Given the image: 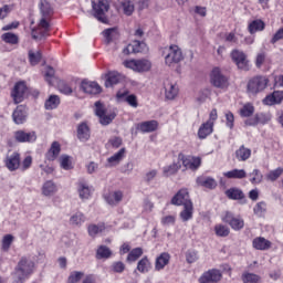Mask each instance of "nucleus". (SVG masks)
Here are the masks:
<instances>
[{
	"mask_svg": "<svg viewBox=\"0 0 283 283\" xmlns=\"http://www.w3.org/2000/svg\"><path fill=\"white\" fill-rule=\"evenodd\" d=\"M104 198L107 205H109L111 207H116L120 205V202L123 201V191L120 190L113 191L108 195H105Z\"/></svg>",
	"mask_w": 283,
	"mask_h": 283,
	"instance_id": "20",
	"label": "nucleus"
},
{
	"mask_svg": "<svg viewBox=\"0 0 283 283\" xmlns=\"http://www.w3.org/2000/svg\"><path fill=\"white\" fill-rule=\"evenodd\" d=\"M202 165V159L200 157H192V160L190 161L188 169H191L192 171H196Z\"/></svg>",
	"mask_w": 283,
	"mask_h": 283,
	"instance_id": "62",
	"label": "nucleus"
},
{
	"mask_svg": "<svg viewBox=\"0 0 283 283\" xmlns=\"http://www.w3.org/2000/svg\"><path fill=\"white\" fill-rule=\"evenodd\" d=\"M78 193L82 200H88L90 196H92V189L85 182H80L78 185Z\"/></svg>",
	"mask_w": 283,
	"mask_h": 283,
	"instance_id": "41",
	"label": "nucleus"
},
{
	"mask_svg": "<svg viewBox=\"0 0 283 283\" xmlns=\"http://www.w3.org/2000/svg\"><path fill=\"white\" fill-rule=\"evenodd\" d=\"M229 200H244V192L240 188H230L226 190Z\"/></svg>",
	"mask_w": 283,
	"mask_h": 283,
	"instance_id": "31",
	"label": "nucleus"
},
{
	"mask_svg": "<svg viewBox=\"0 0 283 283\" xmlns=\"http://www.w3.org/2000/svg\"><path fill=\"white\" fill-rule=\"evenodd\" d=\"M254 216L262 218L266 213V202H258L253 208Z\"/></svg>",
	"mask_w": 283,
	"mask_h": 283,
	"instance_id": "49",
	"label": "nucleus"
},
{
	"mask_svg": "<svg viewBox=\"0 0 283 283\" xmlns=\"http://www.w3.org/2000/svg\"><path fill=\"white\" fill-rule=\"evenodd\" d=\"M41 59H43L41 51H29V62L31 65H39V63H41Z\"/></svg>",
	"mask_w": 283,
	"mask_h": 283,
	"instance_id": "47",
	"label": "nucleus"
},
{
	"mask_svg": "<svg viewBox=\"0 0 283 283\" xmlns=\"http://www.w3.org/2000/svg\"><path fill=\"white\" fill-rule=\"evenodd\" d=\"M231 59L239 67V70H243L244 72H249V60H247V54L240 50H233L231 52Z\"/></svg>",
	"mask_w": 283,
	"mask_h": 283,
	"instance_id": "11",
	"label": "nucleus"
},
{
	"mask_svg": "<svg viewBox=\"0 0 283 283\" xmlns=\"http://www.w3.org/2000/svg\"><path fill=\"white\" fill-rule=\"evenodd\" d=\"M250 176V182L252 185H260L264 180V175H262V171L260 169H253L252 172L249 174Z\"/></svg>",
	"mask_w": 283,
	"mask_h": 283,
	"instance_id": "42",
	"label": "nucleus"
},
{
	"mask_svg": "<svg viewBox=\"0 0 283 283\" xmlns=\"http://www.w3.org/2000/svg\"><path fill=\"white\" fill-rule=\"evenodd\" d=\"M182 60V51L178 45H170L166 50L165 61L166 65H174V63H180Z\"/></svg>",
	"mask_w": 283,
	"mask_h": 283,
	"instance_id": "8",
	"label": "nucleus"
},
{
	"mask_svg": "<svg viewBox=\"0 0 283 283\" xmlns=\"http://www.w3.org/2000/svg\"><path fill=\"white\" fill-rule=\"evenodd\" d=\"M94 17L99 23H109L107 12H109V1L99 0L97 3L93 2Z\"/></svg>",
	"mask_w": 283,
	"mask_h": 283,
	"instance_id": "3",
	"label": "nucleus"
},
{
	"mask_svg": "<svg viewBox=\"0 0 283 283\" xmlns=\"http://www.w3.org/2000/svg\"><path fill=\"white\" fill-rule=\"evenodd\" d=\"M254 112H255V107L251 104H245L240 109V114L243 118H249L250 116H253Z\"/></svg>",
	"mask_w": 283,
	"mask_h": 283,
	"instance_id": "51",
	"label": "nucleus"
},
{
	"mask_svg": "<svg viewBox=\"0 0 283 283\" xmlns=\"http://www.w3.org/2000/svg\"><path fill=\"white\" fill-rule=\"evenodd\" d=\"M214 231H216L217 235H219V238H227V235H229V233H230L229 227L223 226V224L216 226Z\"/></svg>",
	"mask_w": 283,
	"mask_h": 283,
	"instance_id": "55",
	"label": "nucleus"
},
{
	"mask_svg": "<svg viewBox=\"0 0 283 283\" xmlns=\"http://www.w3.org/2000/svg\"><path fill=\"white\" fill-rule=\"evenodd\" d=\"M40 11L42 17L48 18L50 14H52V6L48 0H41L40 1Z\"/></svg>",
	"mask_w": 283,
	"mask_h": 283,
	"instance_id": "46",
	"label": "nucleus"
},
{
	"mask_svg": "<svg viewBox=\"0 0 283 283\" xmlns=\"http://www.w3.org/2000/svg\"><path fill=\"white\" fill-rule=\"evenodd\" d=\"M105 231V224H92L88 226V234L91 238H95V235H98V233H103Z\"/></svg>",
	"mask_w": 283,
	"mask_h": 283,
	"instance_id": "50",
	"label": "nucleus"
},
{
	"mask_svg": "<svg viewBox=\"0 0 283 283\" xmlns=\"http://www.w3.org/2000/svg\"><path fill=\"white\" fill-rule=\"evenodd\" d=\"M6 167L9 171H17L21 167V155L13 153L6 158Z\"/></svg>",
	"mask_w": 283,
	"mask_h": 283,
	"instance_id": "16",
	"label": "nucleus"
},
{
	"mask_svg": "<svg viewBox=\"0 0 283 283\" xmlns=\"http://www.w3.org/2000/svg\"><path fill=\"white\" fill-rule=\"evenodd\" d=\"M222 220L227 222V224H229L234 231H241V229H244V219H242L240 216L235 217L233 212H226Z\"/></svg>",
	"mask_w": 283,
	"mask_h": 283,
	"instance_id": "9",
	"label": "nucleus"
},
{
	"mask_svg": "<svg viewBox=\"0 0 283 283\" xmlns=\"http://www.w3.org/2000/svg\"><path fill=\"white\" fill-rule=\"evenodd\" d=\"M180 167H182L180 161L174 163L170 166H166V167H164V175L165 176H174V174H176L180 169Z\"/></svg>",
	"mask_w": 283,
	"mask_h": 283,
	"instance_id": "48",
	"label": "nucleus"
},
{
	"mask_svg": "<svg viewBox=\"0 0 283 283\" xmlns=\"http://www.w3.org/2000/svg\"><path fill=\"white\" fill-rule=\"evenodd\" d=\"M197 185L205 187L206 189H216L218 187V182L213 177H198Z\"/></svg>",
	"mask_w": 283,
	"mask_h": 283,
	"instance_id": "27",
	"label": "nucleus"
},
{
	"mask_svg": "<svg viewBox=\"0 0 283 283\" xmlns=\"http://www.w3.org/2000/svg\"><path fill=\"white\" fill-rule=\"evenodd\" d=\"M137 129L143 134H151V132H156V129H158V122L154 119L143 122L138 125Z\"/></svg>",
	"mask_w": 283,
	"mask_h": 283,
	"instance_id": "22",
	"label": "nucleus"
},
{
	"mask_svg": "<svg viewBox=\"0 0 283 283\" xmlns=\"http://www.w3.org/2000/svg\"><path fill=\"white\" fill-rule=\"evenodd\" d=\"M1 40L4 41V43H9V45H17L19 44V35L7 32L1 35Z\"/></svg>",
	"mask_w": 283,
	"mask_h": 283,
	"instance_id": "43",
	"label": "nucleus"
},
{
	"mask_svg": "<svg viewBox=\"0 0 283 283\" xmlns=\"http://www.w3.org/2000/svg\"><path fill=\"white\" fill-rule=\"evenodd\" d=\"M102 36L104 38V43L111 45V43H116L120 39V32L116 27L108 28L102 32Z\"/></svg>",
	"mask_w": 283,
	"mask_h": 283,
	"instance_id": "14",
	"label": "nucleus"
},
{
	"mask_svg": "<svg viewBox=\"0 0 283 283\" xmlns=\"http://www.w3.org/2000/svg\"><path fill=\"white\" fill-rule=\"evenodd\" d=\"M264 28H265L264 21L253 20L249 24L248 30H249L250 34H255V32H262V30H264Z\"/></svg>",
	"mask_w": 283,
	"mask_h": 283,
	"instance_id": "37",
	"label": "nucleus"
},
{
	"mask_svg": "<svg viewBox=\"0 0 283 283\" xmlns=\"http://www.w3.org/2000/svg\"><path fill=\"white\" fill-rule=\"evenodd\" d=\"M116 97L118 98V101H124V103H127L130 107H134L135 109L136 107H138V98L134 94L129 95L128 91H118Z\"/></svg>",
	"mask_w": 283,
	"mask_h": 283,
	"instance_id": "17",
	"label": "nucleus"
},
{
	"mask_svg": "<svg viewBox=\"0 0 283 283\" xmlns=\"http://www.w3.org/2000/svg\"><path fill=\"white\" fill-rule=\"evenodd\" d=\"M271 81L266 77V75H256L249 80L247 90L249 94H260L264 92L266 87H269V83Z\"/></svg>",
	"mask_w": 283,
	"mask_h": 283,
	"instance_id": "2",
	"label": "nucleus"
},
{
	"mask_svg": "<svg viewBox=\"0 0 283 283\" xmlns=\"http://www.w3.org/2000/svg\"><path fill=\"white\" fill-rule=\"evenodd\" d=\"M122 8H123V12H124V14H126V17H132V14H134V2H132L129 0H125L122 3Z\"/></svg>",
	"mask_w": 283,
	"mask_h": 283,
	"instance_id": "53",
	"label": "nucleus"
},
{
	"mask_svg": "<svg viewBox=\"0 0 283 283\" xmlns=\"http://www.w3.org/2000/svg\"><path fill=\"white\" fill-rule=\"evenodd\" d=\"M61 105V98L59 95H50V97L45 101L44 107L45 109H56Z\"/></svg>",
	"mask_w": 283,
	"mask_h": 283,
	"instance_id": "36",
	"label": "nucleus"
},
{
	"mask_svg": "<svg viewBox=\"0 0 283 283\" xmlns=\"http://www.w3.org/2000/svg\"><path fill=\"white\" fill-rule=\"evenodd\" d=\"M42 193L43 196H54V193H56V184L52 180L44 182L42 186Z\"/></svg>",
	"mask_w": 283,
	"mask_h": 283,
	"instance_id": "38",
	"label": "nucleus"
},
{
	"mask_svg": "<svg viewBox=\"0 0 283 283\" xmlns=\"http://www.w3.org/2000/svg\"><path fill=\"white\" fill-rule=\"evenodd\" d=\"M25 92H28L25 82H18L14 85L11 96L17 105H19V103H23V99L25 98Z\"/></svg>",
	"mask_w": 283,
	"mask_h": 283,
	"instance_id": "12",
	"label": "nucleus"
},
{
	"mask_svg": "<svg viewBox=\"0 0 283 283\" xmlns=\"http://www.w3.org/2000/svg\"><path fill=\"white\" fill-rule=\"evenodd\" d=\"M241 280L243 283H262V276L251 272H243Z\"/></svg>",
	"mask_w": 283,
	"mask_h": 283,
	"instance_id": "34",
	"label": "nucleus"
},
{
	"mask_svg": "<svg viewBox=\"0 0 283 283\" xmlns=\"http://www.w3.org/2000/svg\"><path fill=\"white\" fill-rule=\"evenodd\" d=\"M224 178L230 180H242L247 178V170L234 168L232 170L223 172Z\"/></svg>",
	"mask_w": 283,
	"mask_h": 283,
	"instance_id": "23",
	"label": "nucleus"
},
{
	"mask_svg": "<svg viewBox=\"0 0 283 283\" xmlns=\"http://www.w3.org/2000/svg\"><path fill=\"white\" fill-rule=\"evenodd\" d=\"M261 118L262 115H255L254 117L245 119L244 125H247V127H255V125L260 124Z\"/></svg>",
	"mask_w": 283,
	"mask_h": 283,
	"instance_id": "61",
	"label": "nucleus"
},
{
	"mask_svg": "<svg viewBox=\"0 0 283 283\" xmlns=\"http://www.w3.org/2000/svg\"><path fill=\"white\" fill-rule=\"evenodd\" d=\"M169 260H171V255L169 253L164 252L157 259L155 263L156 271H163L167 264H169Z\"/></svg>",
	"mask_w": 283,
	"mask_h": 283,
	"instance_id": "28",
	"label": "nucleus"
},
{
	"mask_svg": "<svg viewBox=\"0 0 283 283\" xmlns=\"http://www.w3.org/2000/svg\"><path fill=\"white\" fill-rule=\"evenodd\" d=\"M85 222V214L83 212H76L70 218V224L73 227H81Z\"/></svg>",
	"mask_w": 283,
	"mask_h": 283,
	"instance_id": "45",
	"label": "nucleus"
},
{
	"mask_svg": "<svg viewBox=\"0 0 283 283\" xmlns=\"http://www.w3.org/2000/svg\"><path fill=\"white\" fill-rule=\"evenodd\" d=\"M213 134V123L212 122H206L203 123L198 130V137L201 140H205L207 136H211Z\"/></svg>",
	"mask_w": 283,
	"mask_h": 283,
	"instance_id": "26",
	"label": "nucleus"
},
{
	"mask_svg": "<svg viewBox=\"0 0 283 283\" xmlns=\"http://www.w3.org/2000/svg\"><path fill=\"white\" fill-rule=\"evenodd\" d=\"M132 53L138 54L140 52H147V44L145 42H140L138 40L133 41L130 44Z\"/></svg>",
	"mask_w": 283,
	"mask_h": 283,
	"instance_id": "44",
	"label": "nucleus"
},
{
	"mask_svg": "<svg viewBox=\"0 0 283 283\" xmlns=\"http://www.w3.org/2000/svg\"><path fill=\"white\" fill-rule=\"evenodd\" d=\"M81 90L85 94H101V85H98V83L96 82H90L84 80L81 84Z\"/></svg>",
	"mask_w": 283,
	"mask_h": 283,
	"instance_id": "19",
	"label": "nucleus"
},
{
	"mask_svg": "<svg viewBox=\"0 0 283 283\" xmlns=\"http://www.w3.org/2000/svg\"><path fill=\"white\" fill-rule=\"evenodd\" d=\"M124 65L134 72H149L151 70V62L145 59L124 61Z\"/></svg>",
	"mask_w": 283,
	"mask_h": 283,
	"instance_id": "6",
	"label": "nucleus"
},
{
	"mask_svg": "<svg viewBox=\"0 0 283 283\" xmlns=\"http://www.w3.org/2000/svg\"><path fill=\"white\" fill-rule=\"evenodd\" d=\"M252 247H254L256 251H269V249H271V241L263 237H258L253 239Z\"/></svg>",
	"mask_w": 283,
	"mask_h": 283,
	"instance_id": "25",
	"label": "nucleus"
},
{
	"mask_svg": "<svg viewBox=\"0 0 283 283\" xmlns=\"http://www.w3.org/2000/svg\"><path fill=\"white\" fill-rule=\"evenodd\" d=\"M151 269V263L149 262V259L147 256H144L142 260L137 263V271L139 273H149Z\"/></svg>",
	"mask_w": 283,
	"mask_h": 283,
	"instance_id": "39",
	"label": "nucleus"
},
{
	"mask_svg": "<svg viewBox=\"0 0 283 283\" xmlns=\"http://www.w3.org/2000/svg\"><path fill=\"white\" fill-rule=\"evenodd\" d=\"M48 32H50V22H48V18L42 17L39 28L32 31L31 36L34 41H43L48 38Z\"/></svg>",
	"mask_w": 283,
	"mask_h": 283,
	"instance_id": "7",
	"label": "nucleus"
},
{
	"mask_svg": "<svg viewBox=\"0 0 283 283\" xmlns=\"http://www.w3.org/2000/svg\"><path fill=\"white\" fill-rule=\"evenodd\" d=\"M235 158L239 163H245L251 158V149L244 147V145L240 146L238 150H235Z\"/></svg>",
	"mask_w": 283,
	"mask_h": 283,
	"instance_id": "30",
	"label": "nucleus"
},
{
	"mask_svg": "<svg viewBox=\"0 0 283 283\" xmlns=\"http://www.w3.org/2000/svg\"><path fill=\"white\" fill-rule=\"evenodd\" d=\"M114 273H123L125 271V263L117 261L112 264Z\"/></svg>",
	"mask_w": 283,
	"mask_h": 283,
	"instance_id": "64",
	"label": "nucleus"
},
{
	"mask_svg": "<svg viewBox=\"0 0 283 283\" xmlns=\"http://www.w3.org/2000/svg\"><path fill=\"white\" fill-rule=\"evenodd\" d=\"M125 151H126L125 148H120L116 154H114L107 159V163L111 164V167H115V165L120 164V160L125 158Z\"/></svg>",
	"mask_w": 283,
	"mask_h": 283,
	"instance_id": "35",
	"label": "nucleus"
},
{
	"mask_svg": "<svg viewBox=\"0 0 283 283\" xmlns=\"http://www.w3.org/2000/svg\"><path fill=\"white\" fill-rule=\"evenodd\" d=\"M32 273H34V261L30 258L22 256L12 273V283H24Z\"/></svg>",
	"mask_w": 283,
	"mask_h": 283,
	"instance_id": "1",
	"label": "nucleus"
},
{
	"mask_svg": "<svg viewBox=\"0 0 283 283\" xmlns=\"http://www.w3.org/2000/svg\"><path fill=\"white\" fill-rule=\"evenodd\" d=\"M59 154H61V144H59V142H53L46 154V158L48 160H56Z\"/></svg>",
	"mask_w": 283,
	"mask_h": 283,
	"instance_id": "32",
	"label": "nucleus"
},
{
	"mask_svg": "<svg viewBox=\"0 0 283 283\" xmlns=\"http://www.w3.org/2000/svg\"><path fill=\"white\" fill-rule=\"evenodd\" d=\"M191 160H193V157L191 156H187L182 153L178 155V163H182L186 169H188L189 165L191 164Z\"/></svg>",
	"mask_w": 283,
	"mask_h": 283,
	"instance_id": "60",
	"label": "nucleus"
},
{
	"mask_svg": "<svg viewBox=\"0 0 283 283\" xmlns=\"http://www.w3.org/2000/svg\"><path fill=\"white\" fill-rule=\"evenodd\" d=\"M220 280H222V272H220V270L212 269L205 272L199 277V283H218Z\"/></svg>",
	"mask_w": 283,
	"mask_h": 283,
	"instance_id": "13",
	"label": "nucleus"
},
{
	"mask_svg": "<svg viewBox=\"0 0 283 283\" xmlns=\"http://www.w3.org/2000/svg\"><path fill=\"white\" fill-rule=\"evenodd\" d=\"M77 138L82 143H87V140H90V126H87V123L82 122L77 125Z\"/></svg>",
	"mask_w": 283,
	"mask_h": 283,
	"instance_id": "24",
	"label": "nucleus"
},
{
	"mask_svg": "<svg viewBox=\"0 0 283 283\" xmlns=\"http://www.w3.org/2000/svg\"><path fill=\"white\" fill-rule=\"evenodd\" d=\"M14 139L17 143H34L36 140V133L34 132H25V130H17L14 133Z\"/></svg>",
	"mask_w": 283,
	"mask_h": 283,
	"instance_id": "18",
	"label": "nucleus"
},
{
	"mask_svg": "<svg viewBox=\"0 0 283 283\" xmlns=\"http://www.w3.org/2000/svg\"><path fill=\"white\" fill-rule=\"evenodd\" d=\"M210 82L213 87H218L219 90H224V87H229V78L222 74L220 67H214L210 74Z\"/></svg>",
	"mask_w": 283,
	"mask_h": 283,
	"instance_id": "5",
	"label": "nucleus"
},
{
	"mask_svg": "<svg viewBox=\"0 0 283 283\" xmlns=\"http://www.w3.org/2000/svg\"><path fill=\"white\" fill-rule=\"evenodd\" d=\"M12 242H14V237L12 234H7L2 239V250L10 251V247H12Z\"/></svg>",
	"mask_w": 283,
	"mask_h": 283,
	"instance_id": "56",
	"label": "nucleus"
},
{
	"mask_svg": "<svg viewBox=\"0 0 283 283\" xmlns=\"http://www.w3.org/2000/svg\"><path fill=\"white\" fill-rule=\"evenodd\" d=\"M13 123L15 125H23L28 120V109L23 105L17 106L12 113Z\"/></svg>",
	"mask_w": 283,
	"mask_h": 283,
	"instance_id": "15",
	"label": "nucleus"
},
{
	"mask_svg": "<svg viewBox=\"0 0 283 283\" xmlns=\"http://www.w3.org/2000/svg\"><path fill=\"white\" fill-rule=\"evenodd\" d=\"M95 116L99 118L101 125L106 126L116 118V113H108L103 103L95 102Z\"/></svg>",
	"mask_w": 283,
	"mask_h": 283,
	"instance_id": "4",
	"label": "nucleus"
},
{
	"mask_svg": "<svg viewBox=\"0 0 283 283\" xmlns=\"http://www.w3.org/2000/svg\"><path fill=\"white\" fill-rule=\"evenodd\" d=\"M112 258V250H109L106 245H99L96 251L97 260H107Z\"/></svg>",
	"mask_w": 283,
	"mask_h": 283,
	"instance_id": "40",
	"label": "nucleus"
},
{
	"mask_svg": "<svg viewBox=\"0 0 283 283\" xmlns=\"http://www.w3.org/2000/svg\"><path fill=\"white\" fill-rule=\"evenodd\" d=\"M164 90H165V96L168 101H174V98L178 96V87H176V84L170 83L169 80H166L164 82Z\"/></svg>",
	"mask_w": 283,
	"mask_h": 283,
	"instance_id": "21",
	"label": "nucleus"
},
{
	"mask_svg": "<svg viewBox=\"0 0 283 283\" xmlns=\"http://www.w3.org/2000/svg\"><path fill=\"white\" fill-rule=\"evenodd\" d=\"M120 83V74L118 72H109L106 76L105 87H114Z\"/></svg>",
	"mask_w": 283,
	"mask_h": 283,
	"instance_id": "33",
	"label": "nucleus"
},
{
	"mask_svg": "<svg viewBox=\"0 0 283 283\" xmlns=\"http://www.w3.org/2000/svg\"><path fill=\"white\" fill-rule=\"evenodd\" d=\"M186 261L188 264H193V262L198 261V252L196 250H188L186 252Z\"/></svg>",
	"mask_w": 283,
	"mask_h": 283,
	"instance_id": "59",
	"label": "nucleus"
},
{
	"mask_svg": "<svg viewBox=\"0 0 283 283\" xmlns=\"http://www.w3.org/2000/svg\"><path fill=\"white\" fill-rule=\"evenodd\" d=\"M30 167H32V156H27L23 161L22 165L20 166L21 171H28V169H30Z\"/></svg>",
	"mask_w": 283,
	"mask_h": 283,
	"instance_id": "63",
	"label": "nucleus"
},
{
	"mask_svg": "<svg viewBox=\"0 0 283 283\" xmlns=\"http://www.w3.org/2000/svg\"><path fill=\"white\" fill-rule=\"evenodd\" d=\"M142 255H143V249L135 248L128 253L127 262H136V260H138V258H140Z\"/></svg>",
	"mask_w": 283,
	"mask_h": 283,
	"instance_id": "52",
	"label": "nucleus"
},
{
	"mask_svg": "<svg viewBox=\"0 0 283 283\" xmlns=\"http://www.w3.org/2000/svg\"><path fill=\"white\" fill-rule=\"evenodd\" d=\"M83 275H85V273H83V272H78V271L72 272L69 276V283L81 282V280H83Z\"/></svg>",
	"mask_w": 283,
	"mask_h": 283,
	"instance_id": "58",
	"label": "nucleus"
},
{
	"mask_svg": "<svg viewBox=\"0 0 283 283\" xmlns=\"http://www.w3.org/2000/svg\"><path fill=\"white\" fill-rule=\"evenodd\" d=\"M182 222H189L193 218V203L184 206V210L179 213Z\"/></svg>",
	"mask_w": 283,
	"mask_h": 283,
	"instance_id": "29",
	"label": "nucleus"
},
{
	"mask_svg": "<svg viewBox=\"0 0 283 283\" xmlns=\"http://www.w3.org/2000/svg\"><path fill=\"white\" fill-rule=\"evenodd\" d=\"M60 165L62 169H65V171H70V169H72V161L70 160V156L62 155L60 158Z\"/></svg>",
	"mask_w": 283,
	"mask_h": 283,
	"instance_id": "57",
	"label": "nucleus"
},
{
	"mask_svg": "<svg viewBox=\"0 0 283 283\" xmlns=\"http://www.w3.org/2000/svg\"><path fill=\"white\" fill-rule=\"evenodd\" d=\"M171 205L176 207H187V205H193L191 197H189V190L180 189L171 199Z\"/></svg>",
	"mask_w": 283,
	"mask_h": 283,
	"instance_id": "10",
	"label": "nucleus"
},
{
	"mask_svg": "<svg viewBox=\"0 0 283 283\" xmlns=\"http://www.w3.org/2000/svg\"><path fill=\"white\" fill-rule=\"evenodd\" d=\"M283 174V168L279 167L274 170H271L268 175H266V179L270 180L271 182H275V180H277V178H280V176H282Z\"/></svg>",
	"mask_w": 283,
	"mask_h": 283,
	"instance_id": "54",
	"label": "nucleus"
}]
</instances>
